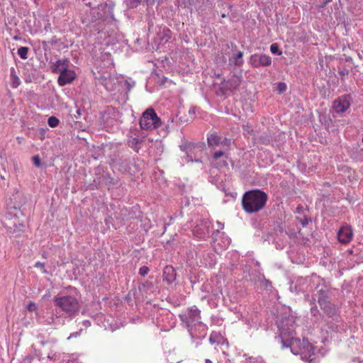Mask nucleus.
I'll list each match as a JSON object with an SVG mask.
<instances>
[{"label": "nucleus", "mask_w": 363, "mask_h": 363, "mask_svg": "<svg viewBox=\"0 0 363 363\" xmlns=\"http://www.w3.org/2000/svg\"><path fill=\"white\" fill-rule=\"evenodd\" d=\"M280 334L278 337L281 340L283 347H290L294 354L301 355L302 359L311 363L314 355L313 347L307 340L294 337L295 319L294 316H289L281 321L279 325Z\"/></svg>", "instance_id": "nucleus-1"}, {"label": "nucleus", "mask_w": 363, "mask_h": 363, "mask_svg": "<svg viewBox=\"0 0 363 363\" xmlns=\"http://www.w3.org/2000/svg\"><path fill=\"white\" fill-rule=\"evenodd\" d=\"M179 316L191 338L201 339L205 337L207 327L201 321L200 311L196 306L189 308Z\"/></svg>", "instance_id": "nucleus-2"}, {"label": "nucleus", "mask_w": 363, "mask_h": 363, "mask_svg": "<svg viewBox=\"0 0 363 363\" xmlns=\"http://www.w3.org/2000/svg\"><path fill=\"white\" fill-rule=\"evenodd\" d=\"M55 306L60 309L56 311V318H72L79 309L77 297L74 295H57L54 297Z\"/></svg>", "instance_id": "nucleus-3"}, {"label": "nucleus", "mask_w": 363, "mask_h": 363, "mask_svg": "<svg viewBox=\"0 0 363 363\" xmlns=\"http://www.w3.org/2000/svg\"><path fill=\"white\" fill-rule=\"evenodd\" d=\"M267 199V194L261 190L249 191L242 197V208L247 213L258 212L264 208Z\"/></svg>", "instance_id": "nucleus-4"}, {"label": "nucleus", "mask_w": 363, "mask_h": 363, "mask_svg": "<svg viewBox=\"0 0 363 363\" xmlns=\"http://www.w3.org/2000/svg\"><path fill=\"white\" fill-rule=\"evenodd\" d=\"M20 214L21 212L16 206H13V212L9 211L6 213L2 223L9 233L18 235L19 233L23 230L24 224L23 220L20 219Z\"/></svg>", "instance_id": "nucleus-5"}, {"label": "nucleus", "mask_w": 363, "mask_h": 363, "mask_svg": "<svg viewBox=\"0 0 363 363\" xmlns=\"http://www.w3.org/2000/svg\"><path fill=\"white\" fill-rule=\"evenodd\" d=\"M203 146L204 145L203 144L199 145L191 143L181 145L179 146L180 149L186 154L183 160L186 162H201L199 153H201L203 150Z\"/></svg>", "instance_id": "nucleus-6"}, {"label": "nucleus", "mask_w": 363, "mask_h": 363, "mask_svg": "<svg viewBox=\"0 0 363 363\" xmlns=\"http://www.w3.org/2000/svg\"><path fill=\"white\" fill-rule=\"evenodd\" d=\"M161 124L160 118L157 117L152 108L147 109L140 119V125L142 129L152 130L157 128Z\"/></svg>", "instance_id": "nucleus-7"}, {"label": "nucleus", "mask_w": 363, "mask_h": 363, "mask_svg": "<svg viewBox=\"0 0 363 363\" xmlns=\"http://www.w3.org/2000/svg\"><path fill=\"white\" fill-rule=\"evenodd\" d=\"M201 290L213 297H219L223 294L221 281H218L217 278L211 279L210 282L202 285Z\"/></svg>", "instance_id": "nucleus-8"}, {"label": "nucleus", "mask_w": 363, "mask_h": 363, "mask_svg": "<svg viewBox=\"0 0 363 363\" xmlns=\"http://www.w3.org/2000/svg\"><path fill=\"white\" fill-rule=\"evenodd\" d=\"M318 298V302L320 306L325 304L328 302V290L327 287L324 285L317 284L313 294L312 299L311 300V303L314 304L315 298Z\"/></svg>", "instance_id": "nucleus-9"}, {"label": "nucleus", "mask_w": 363, "mask_h": 363, "mask_svg": "<svg viewBox=\"0 0 363 363\" xmlns=\"http://www.w3.org/2000/svg\"><path fill=\"white\" fill-rule=\"evenodd\" d=\"M211 228V223L208 220H201L194 227L193 234L200 239H205L208 236Z\"/></svg>", "instance_id": "nucleus-10"}, {"label": "nucleus", "mask_w": 363, "mask_h": 363, "mask_svg": "<svg viewBox=\"0 0 363 363\" xmlns=\"http://www.w3.org/2000/svg\"><path fill=\"white\" fill-rule=\"evenodd\" d=\"M250 64L254 67H267L272 64V58L266 54H254L250 58Z\"/></svg>", "instance_id": "nucleus-11"}, {"label": "nucleus", "mask_w": 363, "mask_h": 363, "mask_svg": "<svg viewBox=\"0 0 363 363\" xmlns=\"http://www.w3.org/2000/svg\"><path fill=\"white\" fill-rule=\"evenodd\" d=\"M311 279L309 277H299L290 286V290L296 293L306 292L308 291Z\"/></svg>", "instance_id": "nucleus-12"}, {"label": "nucleus", "mask_w": 363, "mask_h": 363, "mask_svg": "<svg viewBox=\"0 0 363 363\" xmlns=\"http://www.w3.org/2000/svg\"><path fill=\"white\" fill-rule=\"evenodd\" d=\"M350 98L349 95H344L337 98L333 102V111L337 113H344L350 106Z\"/></svg>", "instance_id": "nucleus-13"}, {"label": "nucleus", "mask_w": 363, "mask_h": 363, "mask_svg": "<svg viewBox=\"0 0 363 363\" xmlns=\"http://www.w3.org/2000/svg\"><path fill=\"white\" fill-rule=\"evenodd\" d=\"M353 238V231L351 226L342 225L337 233V239L342 244L349 243Z\"/></svg>", "instance_id": "nucleus-14"}, {"label": "nucleus", "mask_w": 363, "mask_h": 363, "mask_svg": "<svg viewBox=\"0 0 363 363\" xmlns=\"http://www.w3.org/2000/svg\"><path fill=\"white\" fill-rule=\"evenodd\" d=\"M196 257L200 259L201 262L206 267H213L216 264V257L213 253L199 250L196 254Z\"/></svg>", "instance_id": "nucleus-15"}, {"label": "nucleus", "mask_w": 363, "mask_h": 363, "mask_svg": "<svg viewBox=\"0 0 363 363\" xmlns=\"http://www.w3.org/2000/svg\"><path fill=\"white\" fill-rule=\"evenodd\" d=\"M75 72L73 70L67 68L61 73H60L58 77V83L60 86H64L65 84L71 83L72 80L75 79Z\"/></svg>", "instance_id": "nucleus-16"}, {"label": "nucleus", "mask_w": 363, "mask_h": 363, "mask_svg": "<svg viewBox=\"0 0 363 363\" xmlns=\"http://www.w3.org/2000/svg\"><path fill=\"white\" fill-rule=\"evenodd\" d=\"M69 61L67 59H61L50 62V69L53 73H61L69 68Z\"/></svg>", "instance_id": "nucleus-17"}, {"label": "nucleus", "mask_w": 363, "mask_h": 363, "mask_svg": "<svg viewBox=\"0 0 363 363\" xmlns=\"http://www.w3.org/2000/svg\"><path fill=\"white\" fill-rule=\"evenodd\" d=\"M320 308L329 317L333 318L337 323H340V317L337 315V308L334 304L328 301L320 306Z\"/></svg>", "instance_id": "nucleus-18"}, {"label": "nucleus", "mask_w": 363, "mask_h": 363, "mask_svg": "<svg viewBox=\"0 0 363 363\" xmlns=\"http://www.w3.org/2000/svg\"><path fill=\"white\" fill-rule=\"evenodd\" d=\"M176 272L171 266H167L163 270V280L168 284H172L176 280Z\"/></svg>", "instance_id": "nucleus-19"}, {"label": "nucleus", "mask_w": 363, "mask_h": 363, "mask_svg": "<svg viewBox=\"0 0 363 363\" xmlns=\"http://www.w3.org/2000/svg\"><path fill=\"white\" fill-rule=\"evenodd\" d=\"M118 83L121 89L126 91H130L135 86V82L133 79L123 76L118 79Z\"/></svg>", "instance_id": "nucleus-20"}, {"label": "nucleus", "mask_w": 363, "mask_h": 363, "mask_svg": "<svg viewBox=\"0 0 363 363\" xmlns=\"http://www.w3.org/2000/svg\"><path fill=\"white\" fill-rule=\"evenodd\" d=\"M213 159L218 160L216 164L218 168L226 167L228 165L227 162L228 157L225 151H216L213 155Z\"/></svg>", "instance_id": "nucleus-21"}, {"label": "nucleus", "mask_w": 363, "mask_h": 363, "mask_svg": "<svg viewBox=\"0 0 363 363\" xmlns=\"http://www.w3.org/2000/svg\"><path fill=\"white\" fill-rule=\"evenodd\" d=\"M171 30L166 27H161L157 33V38L160 43H167L171 38Z\"/></svg>", "instance_id": "nucleus-22"}, {"label": "nucleus", "mask_w": 363, "mask_h": 363, "mask_svg": "<svg viewBox=\"0 0 363 363\" xmlns=\"http://www.w3.org/2000/svg\"><path fill=\"white\" fill-rule=\"evenodd\" d=\"M207 140L209 146H218L220 145V137L217 133L212 132L208 135Z\"/></svg>", "instance_id": "nucleus-23"}, {"label": "nucleus", "mask_w": 363, "mask_h": 363, "mask_svg": "<svg viewBox=\"0 0 363 363\" xmlns=\"http://www.w3.org/2000/svg\"><path fill=\"white\" fill-rule=\"evenodd\" d=\"M82 115V110L77 106L76 113L73 114L72 116L73 118V121L75 122L77 128H79L82 129V130H85L86 128L83 127L82 125V123L79 121L78 120L81 118Z\"/></svg>", "instance_id": "nucleus-24"}, {"label": "nucleus", "mask_w": 363, "mask_h": 363, "mask_svg": "<svg viewBox=\"0 0 363 363\" xmlns=\"http://www.w3.org/2000/svg\"><path fill=\"white\" fill-rule=\"evenodd\" d=\"M28 48L27 47H21L18 49V54L21 58L26 60L28 58Z\"/></svg>", "instance_id": "nucleus-25"}, {"label": "nucleus", "mask_w": 363, "mask_h": 363, "mask_svg": "<svg viewBox=\"0 0 363 363\" xmlns=\"http://www.w3.org/2000/svg\"><path fill=\"white\" fill-rule=\"evenodd\" d=\"M246 361L247 363H266L264 359L260 357H246Z\"/></svg>", "instance_id": "nucleus-26"}, {"label": "nucleus", "mask_w": 363, "mask_h": 363, "mask_svg": "<svg viewBox=\"0 0 363 363\" xmlns=\"http://www.w3.org/2000/svg\"><path fill=\"white\" fill-rule=\"evenodd\" d=\"M242 57H243V52H238L235 56H234V59H235V64L236 65H242L243 64V60H242Z\"/></svg>", "instance_id": "nucleus-27"}, {"label": "nucleus", "mask_w": 363, "mask_h": 363, "mask_svg": "<svg viewBox=\"0 0 363 363\" xmlns=\"http://www.w3.org/2000/svg\"><path fill=\"white\" fill-rule=\"evenodd\" d=\"M60 121L55 116H51L48 120V123L51 128H55L59 125Z\"/></svg>", "instance_id": "nucleus-28"}, {"label": "nucleus", "mask_w": 363, "mask_h": 363, "mask_svg": "<svg viewBox=\"0 0 363 363\" xmlns=\"http://www.w3.org/2000/svg\"><path fill=\"white\" fill-rule=\"evenodd\" d=\"M125 2L128 8L133 9L137 7L141 2V0H126Z\"/></svg>", "instance_id": "nucleus-29"}, {"label": "nucleus", "mask_w": 363, "mask_h": 363, "mask_svg": "<svg viewBox=\"0 0 363 363\" xmlns=\"http://www.w3.org/2000/svg\"><path fill=\"white\" fill-rule=\"evenodd\" d=\"M270 51L273 54H277L278 55H282V52L279 50V46L277 43H273L271 45Z\"/></svg>", "instance_id": "nucleus-30"}, {"label": "nucleus", "mask_w": 363, "mask_h": 363, "mask_svg": "<svg viewBox=\"0 0 363 363\" xmlns=\"http://www.w3.org/2000/svg\"><path fill=\"white\" fill-rule=\"evenodd\" d=\"M230 143H231L230 139H228L226 138H220V145L221 146L228 147L230 145Z\"/></svg>", "instance_id": "nucleus-31"}, {"label": "nucleus", "mask_w": 363, "mask_h": 363, "mask_svg": "<svg viewBox=\"0 0 363 363\" xmlns=\"http://www.w3.org/2000/svg\"><path fill=\"white\" fill-rule=\"evenodd\" d=\"M149 268L146 266H143L139 269V274L142 277H145L147 274Z\"/></svg>", "instance_id": "nucleus-32"}, {"label": "nucleus", "mask_w": 363, "mask_h": 363, "mask_svg": "<svg viewBox=\"0 0 363 363\" xmlns=\"http://www.w3.org/2000/svg\"><path fill=\"white\" fill-rule=\"evenodd\" d=\"M27 309L29 311H35L38 309V306H37V304L35 303L30 302L27 305Z\"/></svg>", "instance_id": "nucleus-33"}, {"label": "nucleus", "mask_w": 363, "mask_h": 363, "mask_svg": "<svg viewBox=\"0 0 363 363\" xmlns=\"http://www.w3.org/2000/svg\"><path fill=\"white\" fill-rule=\"evenodd\" d=\"M35 267L40 268L42 269L43 273H44V274L48 273L47 270L45 268V263H43V262H37L35 264Z\"/></svg>", "instance_id": "nucleus-34"}, {"label": "nucleus", "mask_w": 363, "mask_h": 363, "mask_svg": "<svg viewBox=\"0 0 363 363\" xmlns=\"http://www.w3.org/2000/svg\"><path fill=\"white\" fill-rule=\"evenodd\" d=\"M33 162L37 167H39L41 164L40 158L38 155H35L33 157Z\"/></svg>", "instance_id": "nucleus-35"}, {"label": "nucleus", "mask_w": 363, "mask_h": 363, "mask_svg": "<svg viewBox=\"0 0 363 363\" xmlns=\"http://www.w3.org/2000/svg\"><path fill=\"white\" fill-rule=\"evenodd\" d=\"M286 88L287 86L284 82H279L277 84V91H286Z\"/></svg>", "instance_id": "nucleus-36"}, {"label": "nucleus", "mask_w": 363, "mask_h": 363, "mask_svg": "<svg viewBox=\"0 0 363 363\" xmlns=\"http://www.w3.org/2000/svg\"><path fill=\"white\" fill-rule=\"evenodd\" d=\"M138 142V139H136V138H133V139L130 142V146L131 147H133V148L135 150V151H136V152H138V148L136 147V145H137Z\"/></svg>", "instance_id": "nucleus-37"}, {"label": "nucleus", "mask_w": 363, "mask_h": 363, "mask_svg": "<svg viewBox=\"0 0 363 363\" xmlns=\"http://www.w3.org/2000/svg\"><path fill=\"white\" fill-rule=\"evenodd\" d=\"M263 280L264 283V287L266 288V289L271 290L272 287V283L269 280L266 279L264 277H263Z\"/></svg>", "instance_id": "nucleus-38"}, {"label": "nucleus", "mask_w": 363, "mask_h": 363, "mask_svg": "<svg viewBox=\"0 0 363 363\" xmlns=\"http://www.w3.org/2000/svg\"><path fill=\"white\" fill-rule=\"evenodd\" d=\"M45 324L55 325V318L53 317L48 318V320H46Z\"/></svg>", "instance_id": "nucleus-39"}, {"label": "nucleus", "mask_w": 363, "mask_h": 363, "mask_svg": "<svg viewBox=\"0 0 363 363\" xmlns=\"http://www.w3.org/2000/svg\"><path fill=\"white\" fill-rule=\"evenodd\" d=\"M311 313L315 316L318 313H319V311L316 306H312L311 308Z\"/></svg>", "instance_id": "nucleus-40"}, {"label": "nucleus", "mask_w": 363, "mask_h": 363, "mask_svg": "<svg viewBox=\"0 0 363 363\" xmlns=\"http://www.w3.org/2000/svg\"><path fill=\"white\" fill-rule=\"evenodd\" d=\"M301 223L302 224L303 226H306L308 221V218H304L303 219L301 220Z\"/></svg>", "instance_id": "nucleus-41"}, {"label": "nucleus", "mask_w": 363, "mask_h": 363, "mask_svg": "<svg viewBox=\"0 0 363 363\" xmlns=\"http://www.w3.org/2000/svg\"><path fill=\"white\" fill-rule=\"evenodd\" d=\"M79 335V332H76V333H72L69 337H68V339H70L72 337H77V336Z\"/></svg>", "instance_id": "nucleus-42"}, {"label": "nucleus", "mask_w": 363, "mask_h": 363, "mask_svg": "<svg viewBox=\"0 0 363 363\" xmlns=\"http://www.w3.org/2000/svg\"><path fill=\"white\" fill-rule=\"evenodd\" d=\"M83 325L85 327H89L91 325V322L88 320H84L82 323Z\"/></svg>", "instance_id": "nucleus-43"}, {"label": "nucleus", "mask_w": 363, "mask_h": 363, "mask_svg": "<svg viewBox=\"0 0 363 363\" xmlns=\"http://www.w3.org/2000/svg\"><path fill=\"white\" fill-rule=\"evenodd\" d=\"M217 224L218 225V229L217 230V231H218L219 229H223L224 228V224L223 223L218 221Z\"/></svg>", "instance_id": "nucleus-44"}, {"label": "nucleus", "mask_w": 363, "mask_h": 363, "mask_svg": "<svg viewBox=\"0 0 363 363\" xmlns=\"http://www.w3.org/2000/svg\"><path fill=\"white\" fill-rule=\"evenodd\" d=\"M128 169V164H125L124 167H121L119 169L121 171H127V169Z\"/></svg>", "instance_id": "nucleus-45"}, {"label": "nucleus", "mask_w": 363, "mask_h": 363, "mask_svg": "<svg viewBox=\"0 0 363 363\" xmlns=\"http://www.w3.org/2000/svg\"><path fill=\"white\" fill-rule=\"evenodd\" d=\"M330 328H331L332 330H333V331H337V332L339 331L338 325H335V326L333 325V326H330Z\"/></svg>", "instance_id": "nucleus-46"}, {"label": "nucleus", "mask_w": 363, "mask_h": 363, "mask_svg": "<svg viewBox=\"0 0 363 363\" xmlns=\"http://www.w3.org/2000/svg\"><path fill=\"white\" fill-rule=\"evenodd\" d=\"M205 363H213L211 360L206 359H205Z\"/></svg>", "instance_id": "nucleus-47"}, {"label": "nucleus", "mask_w": 363, "mask_h": 363, "mask_svg": "<svg viewBox=\"0 0 363 363\" xmlns=\"http://www.w3.org/2000/svg\"><path fill=\"white\" fill-rule=\"evenodd\" d=\"M230 240L228 239L226 240V245H229Z\"/></svg>", "instance_id": "nucleus-48"}, {"label": "nucleus", "mask_w": 363, "mask_h": 363, "mask_svg": "<svg viewBox=\"0 0 363 363\" xmlns=\"http://www.w3.org/2000/svg\"><path fill=\"white\" fill-rule=\"evenodd\" d=\"M1 178L2 179H5V177H4V176H1Z\"/></svg>", "instance_id": "nucleus-49"}, {"label": "nucleus", "mask_w": 363, "mask_h": 363, "mask_svg": "<svg viewBox=\"0 0 363 363\" xmlns=\"http://www.w3.org/2000/svg\"><path fill=\"white\" fill-rule=\"evenodd\" d=\"M187 1H189V4H191V0H186Z\"/></svg>", "instance_id": "nucleus-50"}]
</instances>
